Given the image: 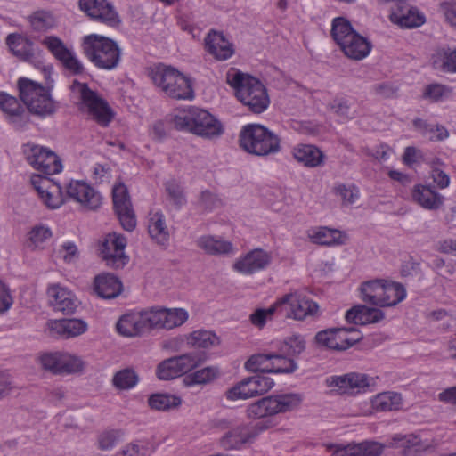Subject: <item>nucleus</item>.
I'll use <instances>...</instances> for the list:
<instances>
[{
  "label": "nucleus",
  "instance_id": "f257e3e1",
  "mask_svg": "<svg viewBox=\"0 0 456 456\" xmlns=\"http://www.w3.org/2000/svg\"><path fill=\"white\" fill-rule=\"evenodd\" d=\"M226 83L235 97L253 113L264 112L270 104L267 90L259 79L231 68L226 73Z\"/></svg>",
  "mask_w": 456,
  "mask_h": 456
},
{
  "label": "nucleus",
  "instance_id": "f03ea898",
  "mask_svg": "<svg viewBox=\"0 0 456 456\" xmlns=\"http://www.w3.org/2000/svg\"><path fill=\"white\" fill-rule=\"evenodd\" d=\"M171 121L175 129L205 139L218 138L224 132V126L219 119L208 110L197 107L177 110L173 115Z\"/></svg>",
  "mask_w": 456,
  "mask_h": 456
},
{
  "label": "nucleus",
  "instance_id": "7ed1b4c3",
  "mask_svg": "<svg viewBox=\"0 0 456 456\" xmlns=\"http://www.w3.org/2000/svg\"><path fill=\"white\" fill-rule=\"evenodd\" d=\"M148 77L157 90L175 100H192L194 92L190 79L177 69L158 63L147 70Z\"/></svg>",
  "mask_w": 456,
  "mask_h": 456
},
{
  "label": "nucleus",
  "instance_id": "20e7f679",
  "mask_svg": "<svg viewBox=\"0 0 456 456\" xmlns=\"http://www.w3.org/2000/svg\"><path fill=\"white\" fill-rule=\"evenodd\" d=\"M81 48L84 55L97 68L104 70L116 69L121 59V50L113 39L90 34L82 39Z\"/></svg>",
  "mask_w": 456,
  "mask_h": 456
},
{
  "label": "nucleus",
  "instance_id": "39448f33",
  "mask_svg": "<svg viewBox=\"0 0 456 456\" xmlns=\"http://www.w3.org/2000/svg\"><path fill=\"white\" fill-rule=\"evenodd\" d=\"M330 33L340 50L351 60L361 61L371 51V43L356 32L343 17H337L332 20Z\"/></svg>",
  "mask_w": 456,
  "mask_h": 456
},
{
  "label": "nucleus",
  "instance_id": "423d86ee",
  "mask_svg": "<svg viewBox=\"0 0 456 456\" xmlns=\"http://www.w3.org/2000/svg\"><path fill=\"white\" fill-rule=\"evenodd\" d=\"M240 145L250 154L268 156L281 151V139L262 125L248 124L240 131Z\"/></svg>",
  "mask_w": 456,
  "mask_h": 456
},
{
  "label": "nucleus",
  "instance_id": "0eeeda50",
  "mask_svg": "<svg viewBox=\"0 0 456 456\" xmlns=\"http://www.w3.org/2000/svg\"><path fill=\"white\" fill-rule=\"evenodd\" d=\"M303 400L300 393L274 394L251 403L247 409V415L250 419H260L290 412L299 409Z\"/></svg>",
  "mask_w": 456,
  "mask_h": 456
},
{
  "label": "nucleus",
  "instance_id": "6e6552de",
  "mask_svg": "<svg viewBox=\"0 0 456 456\" xmlns=\"http://www.w3.org/2000/svg\"><path fill=\"white\" fill-rule=\"evenodd\" d=\"M72 90L79 94L82 108L90 118L100 126H108L114 118V112L107 101L84 83L74 81Z\"/></svg>",
  "mask_w": 456,
  "mask_h": 456
},
{
  "label": "nucleus",
  "instance_id": "1a4fd4ad",
  "mask_svg": "<svg viewBox=\"0 0 456 456\" xmlns=\"http://www.w3.org/2000/svg\"><path fill=\"white\" fill-rule=\"evenodd\" d=\"M274 384L272 378L265 374H256L243 379L229 388L225 392V397L229 401L247 400L267 393Z\"/></svg>",
  "mask_w": 456,
  "mask_h": 456
},
{
  "label": "nucleus",
  "instance_id": "9d476101",
  "mask_svg": "<svg viewBox=\"0 0 456 456\" xmlns=\"http://www.w3.org/2000/svg\"><path fill=\"white\" fill-rule=\"evenodd\" d=\"M281 317L303 321L317 314L318 305L298 291L291 292L278 298Z\"/></svg>",
  "mask_w": 456,
  "mask_h": 456
},
{
  "label": "nucleus",
  "instance_id": "9b49d317",
  "mask_svg": "<svg viewBox=\"0 0 456 456\" xmlns=\"http://www.w3.org/2000/svg\"><path fill=\"white\" fill-rule=\"evenodd\" d=\"M24 153L28 162L43 176L58 174L62 170V164L60 158L52 151L34 144L24 145Z\"/></svg>",
  "mask_w": 456,
  "mask_h": 456
},
{
  "label": "nucleus",
  "instance_id": "f8f14e48",
  "mask_svg": "<svg viewBox=\"0 0 456 456\" xmlns=\"http://www.w3.org/2000/svg\"><path fill=\"white\" fill-rule=\"evenodd\" d=\"M378 377H370L365 373L350 372L340 376H330L326 379L330 387H337L340 394L356 395L365 393L370 387L377 385Z\"/></svg>",
  "mask_w": 456,
  "mask_h": 456
},
{
  "label": "nucleus",
  "instance_id": "ddd939ff",
  "mask_svg": "<svg viewBox=\"0 0 456 456\" xmlns=\"http://www.w3.org/2000/svg\"><path fill=\"white\" fill-rule=\"evenodd\" d=\"M201 362L197 353L183 354L162 361L157 367L156 374L159 379L170 380L191 371Z\"/></svg>",
  "mask_w": 456,
  "mask_h": 456
},
{
  "label": "nucleus",
  "instance_id": "4468645a",
  "mask_svg": "<svg viewBox=\"0 0 456 456\" xmlns=\"http://www.w3.org/2000/svg\"><path fill=\"white\" fill-rule=\"evenodd\" d=\"M361 338L354 328H331L319 331L315 340L322 346L342 351L354 346Z\"/></svg>",
  "mask_w": 456,
  "mask_h": 456
},
{
  "label": "nucleus",
  "instance_id": "2eb2a0df",
  "mask_svg": "<svg viewBox=\"0 0 456 456\" xmlns=\"http://www.w3.org/2000/svg\"><path fill=\"white\" fill-rule=\"evenodd\" d=\"M126 238L121 234L109 233L101 246V256L109 267L123 268L128 262L125 253Z\"/></svg>",
  "mask_w": 456,
  "mask_h": 456
},
{
  "label": "nucleus",
  "instance_id": "dca6fc26",
  "mask_svg": "<svg viewBox=\"0 0 456 456\" xmlns=\"http://www.w3.org/2000/svg\"><path fill=\"white\" fill-rule=\"evenodd\" d=\"M78 6L93 20L111 28L120 23L118 12L107 0H79Z\"/></svg>",
  "mask_w": 456,
  "mask_h": 456
},
{
  "label": "nucleus",
  "instance_id": "f3484780",
  "mask_svg": "<svg viewBox=\"0 0 456 456\" xmlns=\"http://www.w3.org/2000/svg\"><path fill=\"white\" fill-rule=\"evenodd\" d=\"M270 427L271 425L263 423L238 425L222 437L221 444L224 448L229 450L240 449L243 445L251 444L261 432Z\"/></svg>",
  "mask_w": 456,
  "mask_h": 456
},
{
  "label": "nucleus",
  "instance_id": "a211bd4d",
  "mask_svg": "<svg viewBox=\"0 0 456 456\" xmlns=\"http://www.w3.org/2000/svg\"><path fill=\"white\" fill-rule=\"evenodd\" d=\"M272 260L271 252L257 248L239 256L232 264V269L242 275H253L265 270Z\"/></svg>",
  "mask_w": 456,
  "mask_h": 456
},
{
  "label": "nucleus",
  "instance_id": "6ab92c4d",
  "mask_svg": "<svg viewBox=\"0 0 456 456\" xmlns=\"http://www.w3.org/2000/svg\"><path fill=\"white\" fill-rule=\"evenodd\" d=\"M44 369L54 374L73 373L83 369V361L77 355L67 352H53L44 354L40 357Z\"/></svg>",
  "mask_w": 456,
  "mask_h": 456
},
{
  "label": "nucleus",
  "instance_id": "aec40b11",
  "mask_svg": "<svg viewBox=\"0 0 456 456\" xmlns=\"http://www.w3.org/2000/svg\"><path fill=\"white\" fill-rule=\"evenodd\" d=\"M112 200L120 224L126 231H133L136 226V218L127 188L124 183H119L113 187Z\"/></svg>",
  "mask_w": 456,
  "mask_h": 456
},
{
  "label": "nucleus",
  "instance_id": "412c9836",
  "mask_svg": "<svg viewBox=\"0 0 456 456\" xmlns=\"http://www.w3.org/2000/svg\"><path fill=\"white\" fill-rule=\"evenodd\" d=\"M31 184L47 208L55 209L64 203L61 187L53 179L42 175H33Z\"/></svg>",
  "mask_w": 456,
  "mask_h": 456
},
{
  "label": "nucleus",
  "instance_id": "4be33fe9",
  "mask_svg": "<svg viewBox=\"0 0 456 456\" xmlns=\"http://www.w3.org/2000/svg\"><path fill=\"white\" fill-rule=\"evenodd\" d=\"M151 329H153L151 309L126 314L117 323L118 331L125 337L138 336Z\"/></svg>",
  "mask_w": 456,
  "mask_h": 456
},
{
  "label": "nucleus",
  "instance_id": "5701e85b",
  "mask_svg": "<svg viewBox=\"0 0 456 456\" xmlns=\"http://www.w3.org/2000/svg\"><path fill=\"white\" fill-rule=\"evenodd\" d=\"M66 195L90 210H95L102 205L101 194L83 181H71L66 188Z\"/></svg>",
  "mask_w": 456,
  "mask_h": 456
},
{
  "label": "nucleus",
  "instance_id": "b1692460",
  "mask_svg": "<svg viewBox=\"0 0 456 456\" xmlns=\"http://www.w3.org/2000/svg\"><path fill=\"white\" fill-rule=\"evenodd\" d=\"M153 329L172 330L182 326L189 318L183 308H151Z\"/></svg>",
  "mask_w": 456,
  "mask_h": 456
},
{
  "label": "nucleus",
  "instance_id": "393cba45",
  "mask_svg": "<svg viewBox=\"0 0 456 456\" xmlns=\"http://www.w3.org/2000/svg\"><path fill=\"white\" fill-rule=\"evenodd\" d=\"M47 296L52 307L58 312L69 314L74 313L77 305L75 295L60 283H52L47 288Z\"/></svg>",
  "mask_w": 456,
  "mask_h": 456
},
{
  "label": "nucleus",
  "instance_id": "a878e982",
  "mask_svg": "<svg viewBox=\"0 0 456 456\" xmlns=\"http://www.w3.org/2000/svg\"><path fill=\"white\" fill-rule=\"evenodd\" d=\"M390 444L393 447L402 449L405 456L413 452H426L434 449L436 446L433 440L423 438L415 434L395 435Z\"/></svg>",
  "mask_w": 456,
  "mask_h": 456
},
{
  "label": "nucleus",
  "instance_id": "bb28decb",
  "mask_svg": "<svg viewBox=\"0 0 456 456\" xmlns=\"http://www.w3.org/2000/svg\"><path fill=\"white\" fill-rule=\"evenodd\" d=\"M389 20L401 28H409L419 27L426 20L425 16L417 8L407 6L405 2L391 12Z\"/></svg>",
  "mask_w": 456,
  "mask_h": 456
},
{
  "label": "nucleus",
  "instance_id": "cd10ccee",
  "mask_svg": "<svg viewBox=\"0 0 456 456\" xmlns=\"http://www.w3.org/2000/svg\"><path fill=\"white\" fill-rule=\"evenodd\" d=\"M385 318L383 311L364 305H357L346 312L345 319L349 323L368 325L381 322Z\"/></svg>",
  "mask_w": 456,
  "mask_h": 456
},
{
  "label": "nucleus",
  "instance_id": "c85d7f7f",
  "mask_svg": "<svg viewBox=\"0 0 456 456\" xmlns=\"http://www.w3.org/2000/svg\"><path fill=\"white\" fill-rule=\"evenodd\" d=\"M414 202L428 210L440 208L444 198L430 185L416 184L411 191Z\"/></svg>",
  "mask_w": 456,
  "mask_h": 456
},
{
  "label": "nucleus",
  "instance_id": "c756f323",
  "mask_svg": "<svg viewBox=\"0 0 456 456\" xmlns=\"http://www.w3.org/2000/svg\"><path fill=\"white\" fill-rule=\"evenodd\" d=\"M205 47L210 54L219 61H225L234 53L232 45L223 33L215 30L210 31L206 37Z\"/></svg>",
  "mask_w": 456,
  "mask_h": 456
},
{
  "label": "nucleus",
  "instance_id": "7c9ffc66",
  "mask_svg": "<svg viewBox=\"0 0 456 456\" xmlns=\"http://www.w3.org/2000/svg\"><path fill=\"white\" fill-rule=\"evenodd\" d=\"M122 289V282L111 273H101L94 278V290L102 298H115L120 295Z\"/></svg>",
  "mask_w": 456,
  "mask_h": 456
},
{
  "label": "nucleus",
  "instance_id": "2f4dec72",
  "mask_svg": "<svg viewBox=\"0 0 456 456\" xmlns=\"http://www.w3.org/2000/svg\"><path fill=\"white\" fill-rule=\"evenodd\" d=\"M0 109L4 112L15 128L20 129L26 123L27 115L19 101L5 93H0Z\"/></svg>",
  "mask_w": 456,
  "mask_h": 456
},
{
  "label": "nucleus",
  "instance_id": "473e14b6",
  "mask_svg": "<svg viewBox=\"0 0 456 456\" xmlns=\"http://www.w3.org/2000/svg\"><path fill=\"white\" fill-rule=\"evenodd\" d=\"M87 323L81 319H62L53 321L51 330L63 338H69L84 334L87 330Z\"/></svg>",
  "mask_w": 456,
  "mask_h": 456
},
{
  "label": "nucleus",
  "instance_id": "72a5a7b5",
  "mask_svg": "<svg viewBox=\"0 0 456 456\" xmlns=\"http://www.w3.org/2000/svg\"><path fill=\"white\" fill-rule=\"evenodd\" d=\"M306 235L314 244L333 246L345 243V236L340 231L326 226L312 227L306 231Z\"/></svg>",
  "mask_w": 456,
  "mask_h": 456
},
{
  "label": "nucleus",
  "instance_id": "f704fd0d",
  "mask_svg": "<svg viewBox=\"0 0 456 456\" xmlns=\"http://www.w3.org/2000/svg\"><path fill=\"white\" fill-rule=\"evenodd\" d=\"M293 157L308 167H320L324 163V154L311 144H299L292 150Z\"/></svg>",
  "mask_w": 456,
  "mask_h": 456
},
{
  "label": "nucleus",
  "instance_id": "c9c22d12",
  "mask_svg": "<svg viewBox=\"0 0 456 456\" xmlns=\"http://www.w3.org/2000/svg\"><path fill=\"white\" fill-rule=\"evenodd\" d=\"M197 246L208 255H228L234 252L232 242L214 235H203L197 240Z\"/></svg>",
  "mask_w": 456,
  "mask_h": 456
},
{
  "label": "nucleus",
  "instance_id": "e433bc0d",
  "mask_svg": "<svg viewBox=\"0 0 456 456\" xmlns=\"http://www.w3.org/2000/svg\"><path fill=\"white\" fill-rule=\"evenodd\" d=\"M6 44L11 52L20 60L34 61L33 43L28 38L19 34H10L6 37Z\"/></svg>",
  "mask_w": 456,
  "mask_h": 456
},
{
  "label": "nucleus",
  "instance_id": "4c0bfd02",
  "mask_svg": "<svg viewBox=\"0 0 456 456\" xmlns=\"http://www.w3.org/2000/svg\"><path fill=\"white\" fill-rule=\"evenodd\" d=\"M385 285V280H373L362 283L361 298L370 305L382 307Z\"/></svg>",
  "mask_w": 456,
  "mask_h": 456
},
{
  "label": "nucleus",
  "instance_id": "58836bf2",
  "mask_svg": "<svg viewBox=\"0 0 456 456\" xmlns=\"http://www.w3.org/2000/svg\"><path fill=\"white\" fill-rule=\"evenodd\" d=\"M431 61L435 69L445 73H456V47L437 49Z\"/></svg>",
  "mask_w": 456,
  "mask_h": 456
},
{
  "label": "nucleus",
  "instance_id": "ea45409f",
  "mask_svg": "<svg viewBox=\"0 0 456 456\" xmlns=\"http://www.w3.org/2000/svg\"><path fill=\"white\" fill-rule=\"evenodd\" d=\"M148 232L151 238L159 245H166L168 242L169 232L162 213L156 212L151 215L148 223Z\"/></svg>",
  "mask_w": 456,
  "mask_h": 456
},
{
  "label": "nucleus",
  "instance_id": "a19ab883",
  "mask_svg": "<svg viewBox=\"0 0 456 456\" xmlns=\"http://www.w3.org/2000/svg\"><path fill=\"white\" fill-rule=\"evenodd\" d=\"M370 403L372 409L377 411H391L400 409L403 399L399 393L387 391L373 396Z\"/></svg>",
  "mask_w": 456,
  "mask_h": 456
},
{
  "label": "nucleus",
  "instance_id": "79ce46f5",
  "mask_svg": "<svg viewBox=\"0 0 456 456\" xmlns=\"http://www.w3.org/2000/svg\"><path fill=\"white\" fill-rule=\"evenodd\" d=\"M187 344L193 347L208 349L217 346L219 338L212 331L206 330H194L186 338Z\"/></svg>",
  "mask_w": 456,
  "mask_h": 456
},
{
  "label": "nucleus",
  "instance_id": "37998d69",
  "mask_svg": "<svg viewBox=\"0 0 456 456\" xmlns=\"http://www.w3.org/2000/svg\"><path fill=\"white\" fill-rule=\"evenodd\" d=\"M31 28L36 32H46L56 27V20L50 12L39 10L28 17Z\"/></svg>",
  "mask_w": 456,
  "mask_h": 456
},
{
  "label": "nucleus",
  "instance_id": "c03bdc74",
  "mask_svg": "<svg viewBox=\"0 0 456 456\" xmlns=\"http://www.w3.org/2000/svg\"><path fill=\"white\" fill-rule=\"evenodd\" d=\"M20 97L21 101L28 107L32 102L43 93L45 87L41 85L26 77H21L18 82Z\"/></svg>",
  "mask_w": 456,
  "mask_h": 456
},
{
  "label": "nucleus",
  "instance_id": "a18cd8bd",
  "mask_svg": "<svg viewBox=\"0 0 456 456\" xmlns=\"http://www.w3.org/2000/svg\"><path fill=\"white\" fill-rule=\"evenodd\" d=\"M405 297L406 290L402 284L386 281L382 307L395 306L402 302Z\"/></svg>",
  "mask_w": 456,
  "mask_h": 456
},
{
  "label": "nucleus",
  "instance_id": "49530a36",
  "mask_svg": "<svg viewBox=\"0 0 456 456\" xmlns=\"http://www.w3.org/2000/svg\"><path fill=\"white\" fill-rule=\"evenodd\" d=\"M182 403L180 397L169 394H154L148 399V403L151 409L157 411H168L179 406Z\"/></svg>",
  "mask_w": 456,
  "mask_h": 456
},
{
  "label": "nucleus",
  "instance_id": "de8ad7c7",
  "mask_svg": "<svg viewBox=\"0 0 456 456\" xmlns=\"http://www.w3.org/2000/svg\"><path fill=\"white\" fill-rule=\"evenodd\" d=\"M30 112L39 116H47L55 111V105L49 92L45 88L43 93L28 107Z\"/></svg>",
  "mask_w": 456,
  "mask_h": 456
},
{
  "label": "nucleus",
  "instance_id": "09e8293b",
  "mask_svg": "<svg viewBox=\"0 0 456 456\" xmlns=\"http://www.w3.org/2000/svg\"><path fill=\"white\" fill-rule=\"evenodd\" d=\"M274 314L281 316V308L279 306L278 300H276L268 308L256 309L249 315V320L255 327L262 329L268 321L273 320Z\"/></svg>",
  "mask_w": 456,
  "mask_h": 456
},
{
  "label": "nucleus",
  "instance_id": "8fccbe9b",
  "mask_svg": "<svg viewBox=\"0 0 456 456\" xmlns=\"http://www.w3.org/2000/svg\"><path fill=\"white\" fill-rule=\"evenodd\" d=\"M452 89L445 85L433 83L428 85L422 93V98L431 102H438L447 100L451 97Z\"/></svg>",
  "mask_w": 456,
  "mask_h": 456
},
{
  "label": "nucleus",
  "instance_id": "3c124183",
  "mask_svg": "<svg viewBox=\"0 0 456 456\" xmlns=\"http://www.w3.org/2000/svg\"><path fill=\"white\" fill-rule=\"evenodd\" d=\"M219 375V370L216 367H205L192 372L184 379L186 385L208 384L215 380Z\"/></svg>",
  "mask_w": 456,
  "mask_h": 456
},
{
  "label": "nucleus",
  "instance_id": "603ef678",
  "mask_svg": "<svg viewBox=\"0 0 456 456\" xmlns=\"http://www.w3.org/2000/svg\"><path fill=\"white\" fill-rule=\"evenodd\" d=\"M297 363L292 358L281 354H273L270 373H292L297 370Z\"/></svg>",
  "mask_w": 456,
  "mask_h": 456
},
{
  "label": "nucleus",
  "instance_id": "864d4df0",
  "mask_svg": "<svg viewBox=\"0 0 456 456\" xmlns=\"http://www.w3.org/2000/svg\"><path fill=\"white\" fill-rule=\"evenodd\" d=\"M273 354H256L245 362V369L251 372L270 373Z\"/></svg>",
  "mask_w": 456,
  "mask_h": 456
},
{
  "label": "nucleus",
  "instance_id": "5fc2aeb1",
  "mask_svg": "<svg viewBox=\"0 0 456 456\" xmlns=\"http://www.w3.org/2000/svg\"><path fill=\"white\" fill-rule=\"evenodd\" d=\"M305 349V340L300 335L293 334L287 337L281 344L280 350L288 356L296 357Z\"/></svg>",
  "mask_w": 456,
  "mask_h": 456
},
{
  "label": "nucleus",
  "instance_id": "6e6d98bb",
  "mask_svg": "<svg viewBox=\"0 0 456 456\" xmlns=\"http://www.w3.org/2000/svg\"><path fill=\"white\" fill-rule=\"evenodd\" d=\"M352 456H379L383 452L384 445L374 441L348 444Z\"/></svg>",
  "mask_w": 456,
  "mask_h": 456
},
{
  "label": "nucleus",
  "instance_id": "4d7b16f0",
  "mask_svg": "<svg viewBox=\"0 0 456 456\" xmlns=\"http://www.w3.org/2000/svg\"><path fill=\"white\" fill-rule=\"evenodd\" d=\"M333 191L346 206L353 205L360 199L359 188L353 183H338L334 186Z\"/></svg>",
  "mask_w": 456,
  "mask_h": 456
},
{
  "label": "nucleus",
  "instance_id": "13d9d810",
  "mask_svg": "<svg viewBox=\"0 0 456 456\" xmlns=\"http://www.w3.org/2000/svg\"><path fill=\"white\" fill-rule=\"evenodd\" d=\"M112 382L117 388L127 390L137 384L138 377L133 370L124 369L114 375Z\"/></svg>",
  "mask_w": 456,
  "mask_h": 456
},
{
  "label": "nucleus",
  "instance_id": "bf43d9fd",
  "mask_svg": "<svg viewBox=\"0 0 456 456\" xmlns=\"http://www.w3.org/2000/svg\"><path fill=\"white\" fill-rule=\"evenodd\" d=\"M40 43L57 61H59L69 50L60 37L53 35L45 37Z\"/></svg>",
  "mask_w": 456,
  "mask_h": 456
},
{
  "label": "nucleus",
  "instance_id": "052dcab7",
  "mask_svg": "<svg viewBox=\"0 0 456 456\" xmlns=\"http://www.w3.org/2000/svg\"><path fill=\"white\" fill-rule=\"evenodd\" d=\"M330 108L335 114L343 118H354L356 115V111L352 110V102L346 97H336L330 103Z\"/></svg>",
  "mask_w": 456,
  "mask_h": 456
},
{
  "label": "nucleus",
  "instance_id": "680f3d73",
  "mask_svg": "<svg viewBox=\"0 0 456 456\" xmlns=\"http://www.w3.org/2000/svg\"><path fill=\"white\" fill-rule=\"evenodd\" d=\"M59 61L65 69L69 71L72 75H81L86 70L83 62L71 49H69Z\"/></svg>",
  "mask_w": 456,
  "mask_h": 456
},
{
  "label": "nucleus",
  "instance_id": "e2e57ef3",
  "mask_svg": "<svg viewBox=\"0 0 456 456\" xmlns=\"http://www.w3.org/2000/svg\"><path fill=\"white\" fill-rule=\"evenodd\" d=\"M444 166L440 159L431 162V177L439 189H445L450 184V176L445 173Z\"/></svg>",
  "mask_w": 456,
  "mask_h": 456
},
{
  "label": "nucleus",
  "instance_id": "0e129e2a",
  "mask_svg": "<svg viewBox=\"0 0 456 456\" xmlns=\"http://www.w3.org/2000/svg\"><path fill=\"white\" fill-rule=\"evenodd\" d=\"M52 237L51 230L44 225L35 226L28 233L29 247L43 248L46 240Z\"/></svg>",
  "mask_w": 456,
  "mask_h": 456
},
{
  "label": "nucleus",
  "instance_id": "69168bd1",
  "mask_svg": "<svg viewBox=\"0 0 456 456\" xmlns=\"http://www.w3.org/2000/svg\"><path fill=\"white\" fill-rule=\"evenodd\" d=\"M166 191L176 206L180 207L185 202L183 188L176 181H168L166 183Z\"/></svg>",
  "mask_w": 456,
  "mask_h": 456
},
{
  "label": "nucleus",
  "instance_id": "338daca9",
  "mask_svg": "<svg viewBox=\"0 0 456 456\" xmlns=\"http://www.w3.org/2000/svg\"><path fill=\"white\" fill-rule=\"evenodd\" d=\"M14 387L11 375L6 371L0 370V400L10 395Z\"/></svg>",
  "mask_w": 456,
  "mask_h": 456
},
{
  "label": "nucleus",
  "instance_id": "774afa93",
  "mask_svg": "<svg viewBox=\"0 0 456 456\" xmlns=\"http://www.w3.org/2000/svg\"><path fill=\"white\" fill-rule=\"evenodd\" d=\"M440 11L445 18V20L456 28V2H445L440 4Z\"/></svg>",
  "mask_w": 456,
  "mask_h": 456
}]
</instances>
